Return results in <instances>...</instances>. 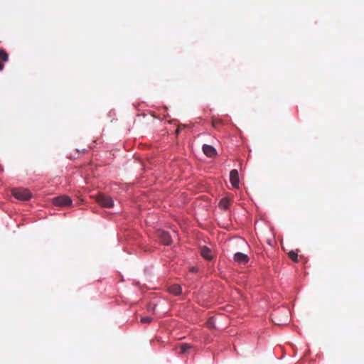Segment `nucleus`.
<instances>
[{
	"instance_id": "ddd939ff",
	"label": "nucleus",
	"mask_w": 364,
	"mask_h": 364,
	"mask_svg": "<svg viewBox=\"0 0 364 364\" xmlns=\"http://www.w3.org/2000/svg\"><path fill=\"white\" fill-rule=\"evenodd\" d=\"M288 255H289V257L294 262H299V256H298V254L297 252H294V251H290L289 253H288Z\"/></svg>"
},
{
	"instance_id": "423d86ee",
	"label": "nucleus",
	"mask_w": 364,
	"mask_h": 364,
	"mask_svg": "<svg viewBox=\"0 0 364 364\" xmlns=\"http://www.w3.org/2000/svg\"><path fill=\"white\" fill-rule=\"evenodd\" d=\"M230 181L232 184V186L234 188H238L239 187V175L238 171L236 169H232L230 173Z\"/></svg>"
},
{
	"instance_id": "4468645a",
	"label": "nucleus",
	"mask_w": 364,
	"mask_h": 364,
	"mask_svg": "<svg viewBox=\"0 0 364 364\" xmlns=\"http://www.w3.org/2000/svg\"><path fill=\"white\" fill-rule=\"evenodd\" d=\"M0 58L4 62L8 61L9 55L4 50L0 49Z\"/></svg>"
},
{
	"instance_id": "f03ea898",
	"label": "nucleus",
	"mask_w": 364,
	"mask_h": 364,
	"mask_svg": "<svg viewBox=\"0 0 364 364\" xmlns=\"http://www.w3.org/2000/svg\"><path fill=\"white\" fill-rule=\"evenodd\" d=\"M97 202L105 208H112L114 205L112 198L102 193L97 195Z\"/></svg>"
},
{
	"instance_id": "20e7f679",
	"label": "nucleus",
	"mask_w": 364,
	"mask_h": 364,
	"mask_svg": "<svg viewBox=\"0 0 364 364\" xmlns=\"http://www.w3.org/2000/svg\"><path fill=\"white\" fill-rule=\"evenodd\" d=\"M53 203L57 206H68L71 205L72 200L67 196H60L53 199Z\"/></svg>"
},
{
	"instance_id": "f257e3e1",
	"label": "nucleus",
	"mask_w": 364,
	"mask_h": 364,
	"mask_svg": "<svg viewBox=\"0 0 364 364\" xmlns=\"http://www.w3.org/2000/svg\"><path fill=\"white\" fill-rule=\"evenodd\" d=\"M12 195L16 199L21 200H28L32 196L31 192L28 189L23 188H14L12 190Z\"/></svg>"
},
{
	"instance_id": "9b49d317",
	"label": "nucleus",
	"mask_w": 364,
	"mask_h": 364,
	"mask_svg": "<svg viewBox=\"0 0 364 364\" xmlns=\"http://www.w3.org/2000/svg\"><path fill=\"white\" fill-rule=\"evenodd\" d=\"M181 287L180 285L174 284L168 287V291L173 295H179L181 293Z\"/></svg>"
},
{
	"instance_id": "7ed1b4c3",
	"label": "nucleus",
	"mask_w": 364,
	"mask_h": 364,
	"mask_svg": "<svg viewBox=\"0 0 364 364\" xmlns=\"http://www.w3.org/2000/svg\"><path fill=\"white\" fill-rule=\"evenodd\" d=\"M156 236L161 242L165 245H169L172 242L171 236L166 231L158 230L156 231Z\"/></svg>"
},
{
	"instance_id": "6e6552de",
	"label": "nucleus",
	"mask_w": 364,
	"mask_h": 364,
	"mask_svg": "<svg viewBox=\"0 0 364 364\" xmlns=\"http://www.w3.org/2000/svg\"><path fill=\"white\" fill-rule=\"evenodd\" d=\"M203 151L208 157L211 158L217 155L216 149L210 145L204 144L203 146Z\"/></svg>"
},
{
	"instance_id": "39448f33",
	"label": "nucleus",
	"mask_w": 364,
	"mask_h": 364,
	"mask_svg": "<svg viewBox=\"0 0 364 364\" xmlns=\"http://www.w3.org/2000/svg\"><path fill=\"white\" fill-rule=\"evenodd\" d=\"M278 311H276L274 314H272L273 316V322L275 323L277 325H283L287 323L289 320V311L285 309L284 310V317L283 319H278Z\"/></svg>"
},
{
	"instance_id": "9d476101",
	"label": "nucleus",
	"mask_w": 364,
	"mask_h": 364,
	"mask_svg": "<svg viewBox=\"0 0 364 364\" xmlns=\"http://www.w3.org/2000/svg\"><path fill=\"white\" fill-rule=\"evenodd\" d=\"M192 346L188 343H180L178 346H176V350L180 354L186 353L188 350L191 349Z\"/></svg>"
},
{
	"instance_id": "1a4fd4ad",
	"label": "nucleus",
	"mask_w": 364,
	"mask_h": 364,
	"mask_svg": "<svg viewBox=\"0 0 364 364\" xmlns=\"http://www.w3.org/2000/svg\"><path fill=\"white\" fill-rule=\"evenodd\" d=\"M200 254L207 260H210L213 258L211 250L205 246L200 248Z\"/></svg>"
},
{
	"instance_id": "0eeeda50",
	"label": "nucleus",
	"mask_w": 364,
	"mask_h": 364,
	"mask_svg": "<svg viewBox=\"0 0 364 364\" xmlns=\"http://www.w3.org/2000/svg\"><path fill=\"white\" fill-rule=\"evenodd\" d=\"M234 260L240 264H245L249 262V257L242 252H236L234 255Z\"/></svg>"
},
{
	"instance_id": "dca6fc26",
	"label": "nucleus",
	"mask_w": 364,
	"mask_h": 364,
	"mask_svg": "<svg viewBox=\"0 0 364 364\" xmlns=\"http://www.w3.org/2000/svg\"><path fill=\"white\" fill-rule=\"evenodd\" d=\"M152 321V318L150 316H145L141 318V322L144 323H149Z\"/></svg>"
},
{
	"instance_id": "2eb2a0df",
	"label": "nucleus",
	"mask_w": 364,
	"mask_h": 364,
	"mask_svg": "<svg viewBox=\"0 0 364 364\" xmlns=\"http://www.w3.org/2000/svg\"><path fill=\"white\" fill-rule=\"evenodd\" d=\"M223 124V121L220 119L213 118L212 120V125L214 128H218L220 125Z\"/></svg>"
},
{
	"instance_id": "6ab92c4d",
	"label": "nucleus",
	"mask_w": 364,
	"mask_h": 364,
	"mask_svg": "<svg viewBox=\"0 0 364 364\" xmlns=\"http://www.w3.org/2000/svg\"><path fill=\"white\" fill-rule=\"evenodd\" d=\"M4 68V65L3 64H1V63L0 62V71H1Z\"/></svg>"
},
{
	"instance_id": "f8f14e48",
	"label": "nucleus",
	"mask_w": 364,
	"mask_h": 364,
	"mask_svg": "<svg viewBox=\"0 0 364 364\" xmlns=\"http://www.w3.org/2000/svg\"><path fill=\"white\" fill-rule=\"evenodd\" d=\"M219 205L223 209H228L230 205V200L226 198H222L220 201Z\"/></svg>"
},
{
	"instance_id": "f3484780",
	"label": "nucleus",
	"mask_w": 364,
	"mask_h": 364,
	"mask_svg": "<svg viewBox=\"0 0 364 364\" xmlns=\"http://www.w3.org/2000/svg\"><path fill=\"white\" fill-rule=\"evenodd\" d=\"M207 326L210 328H214L215 326H214V321H213V318H210L208 321H207Z\"/></svg>"
},
{
	"instance_id": "a211bd4d",
	"label": "nucleus",
	"mask_w": 364,
	"mask_h": 364,
	"mask_svg": "<svg viewBox=\"0 0 364 364\" xmlns=\"http://www.w3.org/2000/svg\"><path fill=\"white\" fill-rule=\"evenodd\" d=\"M196 270H197V269L196 267H191V271L193 272H196Z\"/></svg>"
}]
</instances>
